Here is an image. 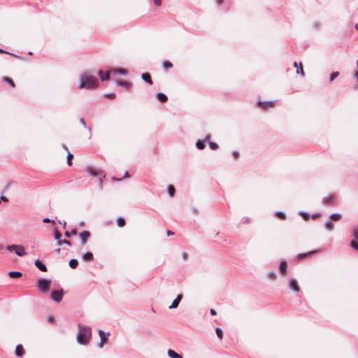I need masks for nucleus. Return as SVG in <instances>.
Here are the masks:
<instances>
[{"instance_id":"56","label":"nucleus","mask_w":358,"mask_h":358,"mask_svg":"<svg viewBox=\"0 0 358 358\" xmlns=\"http://www.w3.org/2000/svg\"><path fill=\"white\" fill-rule=\"evenodd\" d=\"M0 52L1 53H8V52L3 50L1 48H0Z\"/></svg>"},{"instance_id":"48","label":"nucleus","mask_w":358,"mask_h":358,"mask_svg":"<svg viewBox=\"0 0 358 358\" xmlns=\"http://www.w3.org/2000/svg\"><path fill=\"white\" fill-rule=\"evenodd\" d=\"M210 312L212 315H215L217 314V312L213 308H211Z\"/></svg>"},{"instance_id":"36","label":"nucleus","mask_w":358,"mask_h":358,"mask_svg":"<svg viewBox=\"0 0 358 358\" xmlns=\"http://www.w3.org/2000/svg\"><path fill=\"white\" fill-rule=\"evenodd\" d=\"M73 158V155L71 153H69L68 154V156H67V163H68V165L69 166H71L72 165V159Z\"/></svg>"},{"instance_id":"51","label":"nucleus","mask_w":358,"mask_h":358,"mask_svg":"<svg viewBox=\"0 0 358 358\" xmlns=\"http://www.w3.org/2000/svg\"><path fill=\"white\" fill-rule=\"evenodd\" d=\"M357 71H356V73H355V77L357 78L358 79V61H357Z\"/></svg>"},{"instance_id":"39","label":"nucleus","mask_w":358,"mask_h":358,"mask_svg":"<svg viewBox=\"0 0 358 358\" xmlns=\"http://www.w3.org/2000/svg\"><path fill=\"white\" fill-rule=\"evenodd\" d=\"M268 278H270L271 280H274L277 278V275L275 272H269L268 273Z\"/></svg>"},{"instance_id":"12","label":"nucleus","mask_w":358,"mask_h":358,"mask_svg":"<svg viewBox=\"0 0 358 358\" xmlns=\"http://www.w3.org/2000/svg\"><path fill=\"white\" fill-rule=\"evenodd\" d=\"M36 287L39 291L45 293V278H40L36 283Z\"/></svg>"},{"instance_id":"1","label":"nucleus","mask_w":358,"mask_h":358,"mask_svg":"<svg viewBox=\"0 0 358 358\" xmlns=\"http://www.w3.org/2000/svg\"><path fill=\"white\" fill-rule=\"evenodd\" d=\"M98 85V79L95 76L88 73H85L81 76L79 88L95 89Z\"/></svg>"},{"instance_id":"15","label":"nucleus","mask_w":358,"mask_h":358,"mask_svg":"<svg viewBox=\"0 0 358 358\" xmlns=\"http://www.w3.org/2000/svg\"><path fill=\"white\" fill-rule=\"evenodd\" d=\"M110 73H111L110 71L103 72V71L100 70L99 71V75L103 81L108 80L110 79Z\"/></svg>"},{"instance_id":"19","label":"nucleus","mask_w":358,"mask_h":358,"mask_svg":"<svg viewBox=\"0 0 358 358\" xmlns=\"http://www.w3.org/2000/svg\"><path fill=\"white\" fill-rule=\"evenodd\" d=\"M317 250H313V251H310V252H306V253H301V254H299L296 257L297 259H302L306 257H308L309 255H312V254H315V253H317Z\"/></svg>"},{"instance_id":"8","label":"nucleus","mask_w":358,"mask_h":358,"mask_svg":"<svg viewBox=\"0 0 358 358\" xmlns=\"http://www.w3.org/2000/svg\"><path fill=\"white\" fill-rule=\"evenodd\" d=\"M288 286L289 289H291L292 291L295 292H299L300 290L299 285L294 278H291L289 281Z\"/></svg>"},{"instance_id":"24","label":"nucleus","mask_w":358,"mask_h":358,"mask_svg":"<svg viewBox=\"0 0 358 358\" xmlns=\"http://www.w3.org/2000/svg\"><path fill=\"white\" fill-rule=\"evenodd\" d=\"M168 355L171 358H182L180 355L172 350H169Z\"/></svg>"},{"instance_id":"11","label":"nucleus","mask_w":358,"mask_h":358,"mask_svg":"<svg viewBox=\"0 0 358 358\" xmlns=\"http://www.w3.org/2000/svg\"><path fill=\"white\" fill-rule=\"evenodd\" d=\"M336 196L334 195H329L324 199V202L326 205L331 206L336 202Z\"/></svg>"},{"instance_id":"45","label":"nucleus","mask_w":358,"mask_h":358,"mask_svg":"<svg viewBox=\"0 0 358 358\" xmlns=\"http://www.w3.org/2000/svg\"><path fill=\"white\" fill-rule=\"evenodd\" d=\"M353 236H354V239L358 241V229H354Z\"/></svg>"},{"instance_id":"61","label":"nucleus","mask_w":358,"mask_h":358,"mask_svg":"<svg viewBox=\"0 0 358 358\" xmlns=\"http://www.w3.org/2000/svg\"><path fill=\"white\" fill-rule=\"evenodd\" d=\"M50 222V220L49 219L46 218V223Z\"/></svg>"},{"instance_id":"28","label":"nucleus","mask_w":358,"mask_h":358,"mask_svg":"<svg viewBox=\"0 0 358 358\" xmlns=\"http://www.w3.org/2000/svg\"><path fill=\"white\" fill-rule=\"evenodd\" d=\"M162 66L166 69H171L173 67V64L171 62H170L169 61H164L163 63H162Z\"/></svg>"},{"instance_id":"18","label":"nucleus","mask_w":358,"mask_h":358,"mask_svg":"<svg viewBox=\"0 0 358 358\" xmlns=\"http://www.w3.org/2000/svg\"><path fill=\"white\" fill-rule=\"evenodd\" d=\"M82 259L85 262H92L94 259V256L92 252H86L83 255Z\"/></svg>"},{"instance_id":"55","label":"nucleus","mask_w":358,"mask_h":358,"mask_svg":"<svg viewBox=\"0 0 358 358\" xmlns=\"http://www.w3.org/2000/svg\"><path fill=\"white\" fill-rule=\"evenodd\" d=\"M45 284H46V289H47L49 286L50 282L46 280Z\"/></svg>"},{"instance_id":"21","label":"nucleus","mask_w":358,"mask_h":358,"mask_svg":"<svg viewBox=\"0 0 358 358\" xmlns=\"http://www.w3.org/2000/svg\"><path fill=\"white\" fill-rule=\"evenodd\" d=\"M142 78L149 85H152V80L151 78V76L148 73H144L142 74Z\"/></svg>"},{"instance_id":"34","label":"nucleus","mask_w":358,"mask_h":358,"mask_svg":"<svg viewBox=\"0 0 358 358\" xmlns=\"http://www.w3.org/2000/svg\"><path fill=\"white\" fill-rule=\"evenodd\" d=\"M351 246L358 250V241L352 239L350 243Z\"/></svg>"},{"instance_id":"26","label":"nucleus","mask_w":358,"mask_h":358,"mask_svg":"<svg viewBox=\"0 0 358 358\" xmlns=\"http://www.w3.org/2000/svg\"><path fill=\"white\" fill-rule=\"evenodd\" d=\"M78 264V262L76 259H72L69 261V266L72 268H76Z\"/></svg>"},{"instance_id":"23","label":"nucleus","mask_w":358,"mask_h":358,"mask_svg":"<svg viewBox=\"0 0 358 358\" xmlns=\"http://www.w3.org/2000/svg\"><path fill=\"white\" fill-rule=\"evenodd\" d=\"M35 266L43 272H45V264H43L42 262H41L39 259H36L35 261Z\"/></svg>"},{"instance_id":"20","label":"nucleus","mask_w":358,"mask_h":358,"mask_svg":"<svg viewBox=\"0 0 358 358\" xmlns=\"http://www.w3.org/2000/svg\"><path fill=\"white\" fill-rule=\"evenodd\" d=\"M110 72L114 74L120 73V74L127 75L128 73V71L127 69H121V68L114 69L111 70Z\"/></svg>"},{"instance_id":"7","label":"nucleus","mask_w":358,"mask_h":358,"mask_svg":"<svg viewBox=\"0 0 358 358\" xmlns=\"http://www.w3.org/2000/svg\"><path fill=\"white\" fill-rule=\"evenodd\" d=\"M90 236H91V234L88 231H84L79 234V237L81 240V244L83 246L86 245V243L87 242V239L90 237Z\"/></svg>"},{"instance_id":"30","label":"nucleus","mask_w":358,"mask_h":358,"mask_svg":"<svg viewBox=\"0 0 358 358\" xmlns=\"http://www.w3.org/2000/svg\"><path fill=\"white\" fill-rule=\"evenodd\" d=\"M196 145L197 148L199 150H203L205 148V144H204L203 141H201L200 140H198Z\"/></svg>"},{"instance_id":"46","label":"nucleus","mask_w":358,"mask_h":358,"mask_svg":"<svg viewBox=\"0 0 358 358\" xmlns=\"http://www.w3.org/2000/svg\"><path fill=\"white\" fill-rule=\"evenodd\" d=\"M153 2L157 6H159L162 4V0H153Z\"/></svg>"},{"instance_id":"59","label":"nucleus","mask_w":358,"mask_h":358,"mask_svg":"<svg viewBox=\"0 0 358 358\" xmlns=\"http://www.w3.org/2000/svg\"><path fill=\"white\" fill-rule=\"evenodd\" d=\"M124 177H125V178H128V177H129V173H128V172H126V173H125V176H124Z\"/></svg>"},{"instance_id":"54","label":"nucleus","mask_w":358,"mask_h":358,"mask_svg":"<svg viewBox=\"0 0 358 358\" xmlns=\"http://www.w3.org/2000/svg\"><path fill=\"white\" fill-rule=\"evenodd\" d=\"M173 234H174V233H173V232H172L171 231H169H169H167V235H168V236L173 235Z\"/></svg>"},{"instance_id":"50","label":"nucleus","mask_w":358,"mask_h":358,"mask_svg":"<svg viewBox=\"0 0 358 358\" xmlns=\"http://www.w3.org/2000/svg\"><path fill=\"white\" fill-rule=\"evenodd\" d=\"M210 138V134H208V135L205 138V139L203 140V141H204V142L209 141Z\"/></svg>"},{"instance_id":"9","label":"nucleus","mask_w":358,"mask_h":358,"mask_svg":"<svg viewBox=\"0 0 358 358\" xmlns=\"http://www.w3.org/2000/svg\"><path fill=\"white\" fill-rule=\"evenodd\" d=\"M287 263L286 261H282L279 266V271L282 276L287 275Z\"/></svg>"},{"instance_id":"53","label":"nucleus","mask_w":358,"mask_h":358,"mask_svg":"<svg viewBox=\"0 0 358 358\" xmlns=\"http://www.w3.org/2000/svg\"><path fill=\"white\" fill-rule=\"evenodd\" d=\"M218 5H220L223 3L224 0H216Z\"/></svg>"},{"instance_id":"37","label":"nucleus","mask_w":358,"mask_h":358,"mask_svg":"<svg viewBox=\"0 0 358 358\" xmlns=\"http://www.w3.org/2000/svg\"><path fill=\"white\" fill-rule=\"evenodd\" d=\"M76 234H77V230L76 229H72L70 232L66 231L64 234H65L66 236L70 237L71 236L76 235Z\"/></svg>"},{"instance_id":"3","label":"nucleus","mask_w":358,"mask_h":358,"mask_svg":"<svg viewBox=\"0 0 358 358\" xmlns=\"http://www.w3.org/2000/svg\"><path fill=\"white\" fill-rule=\"evenodd\" d=\"M6 249L8 251L13 250L15 251V254L19 257H23L27 255V252L25 251V248L22 245H8L6 248Z\"/></svg>"},{"instance_id":"57","label":"nucleus","mask_w":358,"mask_h":358,"mask_svg":"<svg viewBox=\"0 0 358 358\" xmlns=\"http://www.w3.org/2000/svg\"><path fill=\"white\" fill-rule=\"evenodd\" d=\"M234 156L235 158H237L238 156V154L237 152H234Z\"/></svg>"},{"instance_id":"22","label":"nucleus","mask_w":358,"mask_h":358,"mask_svg":"<svg viewBox=\"0 0 358 358\" xmlns=\"http://www.w3.org/2000/svg\"><path fill=\"white\" fill-rule=\"evenodd\" d=\"M8 275L10 278H18L22 275V273L20 271H9Z\"/></svg>"},{"instance_id":"33","label":"nucleus","mask_w":358,"mask_h":358,"mask_svg":"<svg viewBox=\"0 0 358 358\" xmlns=\"http://www.w3.org/2000/svg\"><path fill=\"white\" fill-rule=\"evenodd\" d=\"M331 219L334 221L340 220L341 219V215L338 214V213L332 214L331 215Z\"/></svg>"},{"instance_id":"52","label":"nucleus","mask_w":358,"mask_h":358,"mask_svg":"<svg viewBox=\"0 0 358 358\" xmlns=\"http://www.w3.org/2000/svg\"><path fill=\"white\" fill-rule=\"evenodd\" d=\"M301 215H303V218H304L305 220H308V215H306V214H305V213H301Z\"/></svg>"},{"instance_id":"13","label":"nucleus","mask_w":358,"mask_h":358,"mask_svg":"<svg viewBox=\"0 0 358 358\" xmlns=\"http://www.w3.org/2000/svg\"><path fill=\"white\" fill-rule=\"evenodd\" d=\"M294 67L296 68V73L298 74H300L301 76H305V72L303 71V64L301 62L299 63V64H297V62L294 63Z\"/></svg>"},{"instance_id":"58","label":"nucleus","mask_w":358,"mask_h":358,"mask_svg":"<svg viewBox=\"0 0 358 358\" xmlns=\"http://www.w3.org/2000/svg\"><path fill=\"white\" fill-rule=\"evenodd\" d=\"M182 256H183V258H184L185 259H187V254H186V253H183Z\"/></svg>"},{"instance_id":"17","label":"nucleus","mask_w":358,"mask_h":358,"mask_svg":"<svg viewBox=\"0 0 358 358\" xmlns=\"http://www.w3.org/2000/svg\"><path fill=\"white\" fill-rule=\"evenodd\" d=\"M117 85L126 87L127 90H130L132 87V84L125 80H117Z\"/></svg>"},{"instance_id":"16","label":"nucleus","mask_w":358,"mask_h":358,"mask_svg":"<svg viewBox=\"0 0 358 358\" xmlns=\"http://www.w3.org/2000/svg\"><path fill=\"white\" fill-rule=\"evenodd\" d=\"M24 351L22 345H17L15 348V354L17 357H21L24 355Z\"/></svg>"},{"instance_id":"44","label":"nucleus","mask_w":358,"mask_h":358,"mask_svg":"<svg viewBox=\"0 0 358 358\" xmlns=\"http://www.w3.org/2000/svg\"><path fill=\"white\" fill-rule=\"evenodd\" d=\"M104 96L108 99H113L115 97V94L114 93L106 94Z\"/></svg>"},{"instance_id":"31","label":"nucleus","mask_w":358,"mask_h":358,"mask_svg":"<svg viewBox=\"0 0 358 358\" xmlns=\"http://www.w3.org/2000/svg\"><path fill=\"white\" fill-rule=\"evenodd\" d=\"M168 192L170 194L171 196H173L175 193V187L173 185H170L168 187Z\"/></svg>"},{"instance_id":"43","label":"nucleus","mask_w":358,"mask_h":358,"mask_svg":"<svg viewBox=\"0 0 358 358\" xmlns=\"http://www.w3.org/2000/svg\"><path fill=\"white\" fill-rule=\"evenodd\" d=\"M334 224L330 222H328L327 224H326V228L329 230H332L334 229Z\"/></svg>"},{"instance_id":"35","label":"nucleus","mask_w":358,"mask_h":358,"mask_svg":"<svg viewBox=\"0 0 358 358\" xmlns=\"http://www.w3.org/2000/svg\"><path fill=\"white\" fill-rule=\"evenodd\" d=\"M338 76H339L338 71H335V72L331 73L330 75V81L332 82Z\"/></svg>"},{"instance_id":"10","label":"nucleus","mask_w":358,"mask_h":358,"mask_svg":"<svg viewBox=\"0 0 358 358\" xmlns=\"http://www.w3.org/2000/svg\"><path fill=\"white\" fill-rule=\"evenodd\" d=\"M99 334L101 338V343L99 344V347L102 348L103 344L106 343L108 340V337L109 336V333L105 334L102 330L99 331Z\"/></svg>"},{"instance_id":"32","label":"nucleus","mask_w":358,"mask_h":358,"mask_svg":"<svg viewBox=\"0 0 358 358\" xmlns=\"http://www.w3.org/2000/svg\"><path fill=\"white\" fill-rule=\"evenodd\" d=\"M215 331H216V334L217 336V337L222 340V338H223V332H222V330L220 329V328H216L215 329Z\"/></svg>"},{"instance_id":"5","label":"nucleus","mask_w":358,"mask_h":358,"mask_svg":"<svg viewBox=\"0 0 358 358\" xmlns=\"http://www.w3.org/2000/svg\"><path fill=\"white\" fill-rule=\"evenodd\" d=\"M87 171L93 176H103V178H105L106 176L103 171L97 170L92 166H88L87 168Z\"/></svg>"},{"instance_id":"4","label":"nucleus","mask_w":358,"mask_h":358,"mask_svg":"<svg viewBox=\"0 0 358 358\" xmlns=\"http://www.w3.org/2000/svg\"><path fill=\"white\" fill-rule=\"evenodd\" d=\"M63 290H54L51 292V298L56 302H59L63 298Z\"/></svg>"},{"instance_id":"27","label":"nucleus","mask_w":358,"mask_h":358,"mask_svg":"<svg viewBox=\"0 0 358 358\" xmlns=\"http://www.w3.org/2000/svg\"><path fill=\"white\" fill-rule=\"evenodd\" d=\"M117 224L120 227H123L125 226L126 222L124 218L119 217L117 219Z\"/></svg>"},{"instance_id":"62","label":"nucleus","mask_w":358,"mask_h":358,"mask_svg":"<svg viewBox=\"0 0 358 358\" xmlns=\"http://www.w3.org/2000/svg\"><path fill=\"white\" fill-rule=\"evenodd\" d=\"M42 222H43V223H45V217H44V218H43Z\"/></svg>"},{"instance_id":"42","label":"nucleus","mask_w":358,"mask_h":358,"mask_svg":"<svg viewBox=\"0 0 358 358\" xmlns=\"http://www.w3.org/2000/svg\"><path fill=\"white\" fill-rule=\"evenodd\" d=\"M62 244H66V245H71V242H70L69 241L66 240V239H64V240H63V241H58V245H62Z\"/></svg>"},{"instance_id":"2","label":"nucleus","mask_w":358,"mask_h":358,"mask_svg":"<svg viewBox=\"0 0 358 358\" xmlns=\"http://www.w3.org/2000/svg\"><path fill=\"white\" fill-rule=\"evenodd\" d=\"M92 336L91 328L79 326V331L77 335L78 342L82 345L89 343Z\"/></svg>"},{"instance_id":"47","label":"nucleus","mask_w":358,"mask_h":358,"mask_svg":"<svg viewBox=\"0 0 358 358\" xmlns=\"http://www.w3.org/2000/svg\"><path fill=\"white\" fill-rule=\"evenodd\" d=\"M48 321L51 323L55 322V317L53 316H49L48 317Z\"/></svg>"},{"instance_id":"60","label":"nucleus","mask_w":358,"mask_h":358,"mask_svg":"<svg viewBox=\"0 0 358 358\" xmlns=\"http://www.w3.org/2000/svg\"><path fill=\"white\" fill-rule=\"evenodd\" d=\"M355 28H356V29H357V30H358V24H357L355 25Z\"/></svg>"},{"instance_id":"14","label":"nucleus","mask_w":358,"mask_h":358,"mask_svg":"<svg viewBox=\"0 0 358 358\" xmlns=\"http://www.w3.org/2000/svg\"><path fill=\"white\" fill-rule=\"evenodd\" d=\"M182 295L178 294L177 296L176 299L175 300H173L171 305L169 306V308L170 309L176 308L178 306L179 303L182 300Z\"/></svg>"},{"instance_id":"41","label":"nucleus","mask_w":358,"mask_h":358,"mask_svg":"<svg viewBox=\"0 0 358 358\" xmlns=\"http://www.w3.org/2000/svg\"><path fill=\"white\" fill-rule=\"evenodd\" d=\"M61 237H62L61 233L59 231L55 230V239L59 241Z\"/></svg>"},{"instance_id":"40","label":"nucleus","mask_w":358,"mask_h":358,"mask_svg":"<svg viewBox=\"0 0 358 358\" xmlns=\"http://www.w3.org/2000/svg\"><path fill=\"white\" fill-rule=\"evenodd\" d=\"M209 146L212 150H217L218 148V145L216 143L210 142Z\"/></svg>"},{"instance_id":"38","label":"nucleus","mask_w":358,"mask_h":358,"mask_svg":"<svg viewBox=\"0 0 358 358\" xmlns=\"http://www.w3.org/2000/svg\"><path fill=\"white\" fill-rule=\"evenodd\" d=\"M276 216L280 220H285L286 218L285 214L282 212H277Z\"/></svg>"},{"instance_id":"25","label":"nucleus","mask_w":358,"mask_h":358,"mask_svg":"<svg viewBox=\"0 0 358 358\" xmlns=\"http://www.w3.org/2000/svg\"><path fill=\"white\" fill-rule=\"evenodd\" d=\"M157 97L161 102H166L167 101V96L162 93H158Z\"/></svg>"},{"instance_id":"6","label":"nucleus","mask_w":358,"mask_h":358,"mask_svg":"<svg viewBox=\"0 0 358 358\" xmlns=\"http://www.w3.org/2000/svg\"><path fill=\"white\" fill-rule=\"evenodd\" d=\"M275 106V103L274 101H259L258 102V106L260 107L262 109L266 110L268 108H274Z\"/></svg>"},{"instance_id":"29","label":"nucleus","mask_w":358,"mask_h":358,"mask_svg":"<svg viewBox=\"0 0 358 358\" xmlns=\"http://www.w3.org/2000/svg\"><path fill=\"white\" fill-rule=\"evenodd\" d=\"M3 80L5 82H6L7 83H8L10 87H15V83H14L13 80L11 78H8V77H5L3 78Z\"/></svg>"},{"instance_id":"49","label":"nucleus","mask_w":358,"mask_h":358,"mask_svg":"<svg viewBox=\"0 0 358 358\" xmlns=\"http://www.w3.org/2000/svg\"><path fill=\"white\" fill-rule=\"evenodd\" d=\"M0 200L3 201H6V202L8 201V199L6 196H1Z\"/></svg>"}]
</instances>
